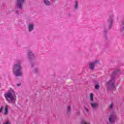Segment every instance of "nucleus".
<instances>
[{"label": "nucleus", "instance_id": "f257e3e1", "mask_svg": "<svg viewBox=\"0 0 124 124\" xmlns=\"http://www.w3.org/2000/svg\"><path fill=\"white\" fill-rule=\"evenodd\" d=\"M119 72V71L118 70H116L113 72L111 75V78L109 81L107 82V84L108 85V91L112 90V89H115V77H116V75H117Z\"/></svg>", "mask_w": 124, "mask_h": 124}, {"label": "nucleus", "instance_id": "f03ea898", "mask_svg": "<svg viewBox=\"0 0 124 124\" xmlns=\"http://www.w3.org/2000/svg\"><path fill=\"white\" fill-rule=\"evenodd\" d=\"M13 72L16 77H21L23 76V72H22V66L21 65V63H17L14 65Z\"/></svg>", "mask_w": 124, "mask_h": 124}, {"label": "nucleus", "instance_id": "7ed1b4c3", "mask_svg": "<svg viewBox=\"0 0 124 124\" xmlns=\"http://www.w3.org/2000/svg\"><path fill=\"white\" fill-rule=\"evenodd\" d=\"M4 96L6 98V100H7L9 103L15 104L16 99L13 96L12 93L10 92H8L7 93L5 94Z\"/></svg>", "mask_w": 124, "mask_h": 124}, {"label": "nucleus", "instance_id": "20e7f679", "mask_svg": "<svg viewBox=\"0 0 124 124\" xmlns=\"http://www.w3.org/2000/svg\"><path fill=\"white\" fill-rule=\"evenodd\" d=\"M113 22L114 19L113 18V15H111L109 16V18L107 21V25L105 27V28H108V30H110V29H112V27H113Z\"/></svg>", "mask_w": 124, "mask_h": 124}, {"label": "nucleus", "instance_id": "39448f33", "mask_svg": "<svg viewBox=\"0 0 124 124\" xmlns=\"http://www.w3.org/2000/svg\"><path fill=\"white\" fill-rule=\"evenodd\" d=\"M117 114L116 113L112 112L108 117V121L110 124H115L117 120Z\"/></svg>", "mask_w": 124, "mask_h": 124}, {"label": "nucleus", "instance_id": "423d86ee", "mask_svg": "<svg viewBox=\"0 0 124 124\" xmlns=\"http://www.w3.org/2000/svg\"><path fill=\"white\" fill-rule=\"evenodd\" d=\"M16 6L18 9V10H22L23 8V5L25 2H26V0H16Z\"/></svg>", "mask_w": 124, "mask_h": 124}, {"label": "nucleus", "instance_id": "0eeeda50", "mask_svg": "<svg viewBox=\"0 0 124 124\" xmlns=\"http://www.w3.org/2000/svg\"><path fill=\"white\" fill-rule=\"evenodd\" d=\"M27 58L30 61H31V60H34V59H35V56L34 55V54H33V52H32V51L31 50H27Z\"/></svg>", "mask_w": 124, "mask_h": 124}, {"label": "nucleus", "instance_id": "6e6552de", "mask_svg": "<svg viewBox=\"0 0 124 124\" xmlns=\"http://www.w3.org/2000/svg\"><path fill=\"white\" fill-rule=\"evenodd\" d=\"M90 105L93 109H97L99 107V105L97 102H90Z\"/></svg>", "mask_w": 124, "mask_h": 124}, {"label": "nucleus", "instance_id": "1a4fd4ad", "mask_svg": "<svg viewBox=\"0 0 124 124\" xmlns=\"http://www.w3.org/2000/svg\"><path fill=\"white\" fill-rule=\"evenodd\" d=\"M97 63H98V61L89 62V68H90L91 70L94 69V66H95V64H97Z\"/></svg>", "mask_w": 124, "mask_h": 124}, {"label": "nucleus", "instance_id": "9d476101", "mask_svg": "<svg viewBox=\"0 0 124 124\" xmlns=\"http://www.w3.org/2000/svg\"><path fill=\"white\" fill-rule=\"evenodd\" d=\"M120 27H121V29L120 30V34L121 35H122V36H124V21L122 22Z\"/></svg>", "mask_w": 124, "mask_h": 124}, {"label": "nucleus", "instance_id": "9b49d317", "mask_svg": "<svg viewBox=\"0 0 124 124\" xmlns=\"http://www.w3.org/2000/svg\"><path fill=\"white\" fill-rule=\"evenodd\" d=\"M34 28V25L32 24H30L29 25L28 29H29V31L31 32L33 30V29Z\"/></svg>", "mask_w": 124, "mask_h": 124}, {"label": "nucleus", "instance_id": "f8f14e48", "mask_svg": "<svg viewBox=\"0 0 124 124\" xmlns=\"http://www.w3.org/2000/svg\"><path fill=\"white\" fill-rule=\"evenodd\" d=\"M44 3L47 6H48L51 4V2L48 0H44Z\"/></svg>", "mask_w": 124, "mask_h": 124}, {"label": "nucleus", "instance_id": "ddd939ff", "mask_svg": "<svg viewBox=\"0 0 124 124\" xmlns=\"http://www.w3.org/2000/svg\"><path fill=\"white\" fill-rule=\"evenodd\" d=\"M70 112H71V106H68L67 107V114H70Z\"/></svg>", "mask_w": 124, "mask_h": 124}, {"label": "nucleus", "instance_id": "4468645a", "mask_svg": "<svg viewBox=\"0 0 124 124\" xmlns=\"http://www.w3.org/2000/svg\"><path fill=\"white\" fill-rule=\"evenodd\" d=\"M7 114H8V108L7 107V106H6L4 109V114L7 115Z\"/></svg>", "mask_w": 124, "mask_h": 124}, {"label": "nucleus", "instance_id": "2eb2a0df", "mask_svg": "<svg viewBox=\"0 0 124 124\" xmlns=\"http://www.w3.org/2000/svg\"><path fill=\"white\" fill-rule=\"evenodd\" d=\"M90 97L91 102H93V94L91 93L90 94Z\"/></svg>", "mask_w": 124, "mask_h": 124}, {"label": "nucleus", "instance_id": "dca6fc26", "mask_svg": "<svg viewBox=\"0 0 124 124\" xmlns=\"http://www.w3.org/2000/svg\"><path fill=\"white\" fill-rule=\"evenodd\" d=\"M78 2H79V1L78 0H76L75 1V9H77V8H78Z\"/></svg>", "mask_w": 124, "mask_h": 124}, {"label": "nucleus", "instance_id": "f3484780", "mask_svg": "<svg viewBox=\"0 0 124 124\" xmlns=\"http://www.w3.org/2000/svg\"><path fill=\"white\" fill-rule=\"evenodd\" d=\"M108 31V30L105 29L104 30V36L106 38H107V32Z\"/></svg>", "mask_w": 124, "mask_h": 124}, {"label": "nucleus", "instance_id": "a211bd4d", "mask_svg": "<svg viewBox=\"0 0 124 124\" xmlns=\"http://www.w3.org/2000/svg\"><path fill=\"white\" fill-rule=\"evenodd\" d=\"M95 89L96 90H99V84L98 83H96L95 85Z\"/></svg>", "mask_w": 124, "mask_h": 124}, {"label": "nucleus", "instance_id": "6ab92c4d", "mask_svg": "<svg viewBox=\"0 0 124 124\" xmlns=\"http://www.w3.org/2000/svg\"><path fill=\"white\" fill-rule=\"evenodd\" d=\"M34 73H37V72H38V69L37 68H35L33 70Z\"/></svg>", "mask_w": 124, "mask_h": 124}, {"label": "nucleus", "instance_id": "aec40b11", "mask_svg": "<svg viewBox=\"0 0 124 124\" xmlns=\"http://www.w3.org/2000/svg\"><path fill=\"white\" fill-rule=\"evenodd\" d=\"M113 107H114V104L113 103H111L109 107V109H113Z\"/></svg>", "mask_w": 124, "mask_h": 124}, {"label": "nucleus", "instance_id": "412c9836", "mask_svg": "<svg viewBox=\"0 0 124 124\" xmlns=\"http://www.w3.org/2000/svg\"><path fill=\"white\" fill-rule=\"evenodd\" d=\"M4 108V107H2L0 108V114L1 113V112H2V110H3Z\"/></svg>", "mask_w": 124, "mask_h": 124}, {"label": "nucleus", "instance_id": "4be33fe9", "mask_svg": "<svg viewBox=\"0 0 124 124\" xmlns=\"http://www.w3.org/2000/svg\"><path fill=\"white\" fill-rule=\"evenodd\" d=\"M31 67H33L34 65V62H31Z\"/></svg>", "mask_w": 124, "mask_h": 124}, {"label": "nucleus", "instance_id": "5701e85b", "mask_svg": "<svg viewBox=\"0 0 124 124\" xmlns=\"http://www.w3.org/2000/svg\"><path fill=\"white\" fill-rule=\"evenodd\" d=\"M84 109L87 112V113H89V109H88L87 108H84Z\"/></svg>", "mask_w": 124, "mask_h": 124}, {"label": "nucleus", "instance_id": "b1692460", "mask_svg": "<svg viewBox=\"0 0 124 124\" xmlns=\"http://www.w3.org/2000/svg\"><path fill=\"white\" fill-rule=\"evenodd\" d=\"M77 114L78 116H80V111H78L77 112Z\"/></svg>", "mask_w": 124, "mask_h": 124}, {"label": "nucleus", "instance_id": "393cba45", "mask_svg": "<svg viewBox=\"0 0 124 124\" xmlns=\"http://www.w3.org/2000/svg\"><path fill=\"white\" fill-rule=\"evenodd\" d=\"M16 14H17V15H19V11H16Z\"/></svg>", "mask_w": 124, "mask_h": 124}, {"label": "nucleus", "instance_id": "a878e982", "mask_svg": "<svg viewBox=\"0 0 124 124\" xmlns=\"http://www.w3.org/2000/svg\"><path fill=\"white\" fill-rule=\"evenodd\" d=\"M17 87H20L21 86V83H19L17 84Z\"/></svg>", "mask_w": 124, "mask_h": 124}, {"label": "nucleus", "instance_id": "bb28decb", "mask_svg": "<svg viewBox=\"0 0 124 124\" xmlns=\"http://www.w3.org/2000/svg\"><path fill=\"white\" fill-rule=\"evenodd\" d=\"M5 124H10V123H9V122L8 121L6 122Z\"/></svg>", "mask_w": 124, "mask_h": 124}, {"label": "nucleus", "instance_id": "cd10ccee", "mask_svg": "<svg viewBox=\"0 0 124 124\" xmlns=\"http://www.w3.org/2000/svg\"><path fill=\"white\" fill-rule=\"evenodd\" d=\"M52 1H53L54 0H51Z\"/></svg>", "mask_w": 124, "mask_h": 124}]
</instances>
